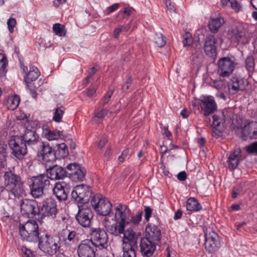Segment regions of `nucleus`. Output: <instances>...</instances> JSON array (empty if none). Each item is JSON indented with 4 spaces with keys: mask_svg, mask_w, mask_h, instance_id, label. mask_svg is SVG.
<instances>
[{
    "mask_svg": "<svg viewBox=\"0 0 257 257\" xmlns=\"http://www.w3.org/2000/svg\"><path fill=\"white\" fill-rule=\"evenodd\" d=\"M37 127V123L36 121L28 122L25 133L20 139L29 148L37 152L43 163L47 164L53 162L56 160L55 153L48 143L41 141L36 133Z\"/></svg>",
    "mask_w": 257,
    "mask_h": 257,
    "instance_id": "nucleus-1",
    "label": "nucleus"
},
{
    "mask_svg": "<svg viewBox=\"0 0 257 257\" xmlns=\"http://www.w3.org/2000/svg\"><path fill=\"white\" fill-rule=\"evenodd\" d=\"M121 210H116V211L115 213V216L120 215V220L115 222L110 225H107L106 228L108 231L115 235L123 233L122 241L124 257H136L135 248L137 247L138 236L132 229H128L124 231L126 215Z\"/></svg>",
    "mask_w": 257,
    "mask_h": 257,
    "instance_id": "nucleus-2",
    "label": "nucleus"
},
{
    "mask_svg": "<svg viewBox=\"0 0 257 257\" xmlns=\"http://www.w3.org/2000/svg\"><path fill=\"white\" fill-rule=\"evenodd\" d=\"M31 194L35 198L42 196L45 190H47L50 185L48 177L44 174L34 176L28 180Z\"/></svg>",
    "mask_w": 257,
    "mask_h": 257,
    "instance_id": "nucleus-3",
    "label": "nucleus"
},
{
    "mask_svg": "<svg viewBox=\"0 0 257 257\" xmlns=\"http://www.w3.org/2000/svg\"><path fill=\"white\" fill-rule=\"evenodd\" d=\"M6 187L11 190V194L15 197H20L25 192L23 183L21 177L12 171L6 172L4 175Z\"/></svg>",
    "mask_w": 257,
    "mask_h": 257,
    "instance_id": "nucleus-4",
    "label": "nucleus"
},
{
    "mask_svg": "<svg viewBox=\"0 0 257 257\" xmlns=\"http://www.w3.org/2000/svg\"><path fill=\"white\" fill-rule=\"evenodd\" d=\"M19 232L23 238L28 241L36 242L40 238L37 223L29 220L24 224H20Z\"/></svg>",
    "mask_w": 257,
    "mask_h": 257,
    "instance_id": "nucleus-5",
    "label": "nucleus"
},
{
    "mask_svg": "<svg viewBox=\"0 0 257 257\" xmlns=\"http://www.w3.org/2000/svg\"><path fill=\"white\" fill-rule=\"evenodd\" d=\"M38 247L43 252L49 255L56 254L60 248L61 245L57 237H53L46 234L39 239Z\"/></svg>",
    "mask_w": 257,
    "mask_h": 257,
    "instance_id": "nucleus-6",
    "label": "nucleus"
},
{
    "mask_svg": "<svg viewBox=\"0 0 257 257\" xmlns=\"http://www.w3.org/2000/svg\"><path fill=\"white\" fill-rule=\"evenodd\" d=\"M92 190L88 185L81 184L76 186L71 193V196L77 203L78 207L80 209L83 205L89 202L91 197Z\"/></svg>",
    "mask_w": 257,
    "mask_h": 257,
    "instance_id": "nucleus-7",
    "label": "nucleus"
},
{
    "mask_svg": "<svg viewBox=\"0 0 257 257\" xmlns=\"http://www.w3.org/2000/svg\"><path fill=\"white\" fill-rule=\"evenodd\" d=\"M203 231L205 236V248L208 253L216 252L220 247L219 237L214 231L203 226Z\"/></svg>",
    "mask_w": 257,
    "mask_h": 257,
    "instance_id": "nucleus-8",
    "label": "nucleus"
},
{
    "mask_svg": "<svg viewBox=\"0 0 257 257\" xmlns=\"http://www.w3.org/2000/svg\"><path fill=\"white\" fill-rule=\"evenodd\" d=\"M90 233L91 239L89 240L92 241L95 247L100 249L107 247L108 236L104 229L92 227L90 228Z\"/></svg>",
    "mask_w": 257,
    "mask_h": 257,
    "instance_id": "nucleus-9",
    "label": "nucleus"
},
{
    "mask_svg": "<svg viewBox=\"0 0 257 257\" xmlns=\"http://www.w3.org/2000/svg\"><path fill=\"white\" fill-rule=\"evenodd\" d=\"M218 64V73L220 77H228L233 72L236 64L228 57L219 59Z\"/></svg>",
    "mask_w": 257,
    "mask_h": 257,
    "instance_id": "nucleus-10",
    "label": "nucleus"
},
{
    "mask_svg": "<svg viewBox=\"0 0 257 257\" xmlns=\"http://www.w3.org/2000/svg\"><path fill=\"white\" fill-rule=\"evenodd\" d=\"M248 84L246 79L232 77L227 84L228 91L230 94H235L239 91H243Z\"/></svg>",
    "mask_w": 257,
    "mask_h": 257,
    "instance_id": "nucleus-11",
    "label": "nucleus"
},
{
    "mask_svg": "<svg viewBox=\"0 0 257 257\" xmlns=\"http://www.w3.org/2000/svg\"><path fill=\"white\" fill-rule=\"evenodd\" d=\"M9 145L13 151V155L19 159H23L27 153L28 147L21 139L11 140Z\"/></svg>",
    "mask_w": 257,
    "mask_h": 257,
    "instance_id": "nucleus-12",
    "label": "nucleus"
},
{
    "mask_svg": "<svg viewBox=\"0 0 257 257\" xmlns=\"http://www.w3.org/2000/svg\"><path fill=\"white\" fill-rule=\"evenodd\" d=\"M200 105L203 114L207 116L217 109V104L212 96H205L201 100Z\"/></svg>",
    "mask_w": 257,
    "mask_h": 257,
    "instance_id": "nucleus-13",
    "label": "nucleus"
},
{
    "mask_svg": "<svg viewBox=\"0 0 257 257\" xmlns=\"http://www.w3.org/2000/svg\"><path fill=\"white\" fill-rule=\"evenodd\" d=\"M94 244L89 240H83L78 246L77 253L79 257H89L95 253Z\"/></svg>",
    "mask_w": 257,
    "mask_h": 257,
    "instance_id": "nucleus-14",
    "label": "nucleus"
},
{
    "mask_svg": "<svg viewBox=\"0 0 257 257\" xmlns=\"http://www.w3.org/2000/svg\"><path fill=\"white\" fill-rule=\"evenodd\" d=\"M70 186L65 181L56 183L53 189V193L59 200H65L69 192Z\"/></svg>",
    "mask_w": 257,
    "mask_h": 257,
    "instance_id": "nucleus-15",
    "label": "nucleus"
},
{
    "mask_svg": "<svg viewBox=\"0 0 257 257\" xmlns=\"http://www.w3.org/2000/svg\"><path fill=\"white\" fill-rule=\"evenodd\" d=\"M21 69L23 72L26 73V75L24 76V82L27 84L28 87L31 86V82L36 80L40 75L38 68L33 66H30L29 71L28 73H27L28 68L24 65H21Z\"/></svg>",
    "mask_w": 257,
    "mask_h": 257,
    "instance_id": "nucleus-16",
    "label": "nucleus"
},
{
    "mask_svg": "<svg viewBox=\"0 0 257 257\" xmlns=\"http://www.w3.org/2000/svg\"><path fill=\"white\" fill-rule=\"evenodd\" d=\"M90 203L93 209H111L112 207L109 200L100 194L94 195L90 200Z\"/></svg>",
    "mask_w": 257,
    "mask_h": 257,
    "instance_id": "nucleus-17",
    "label": "nucleus"
},
{
    "mask_svg": "<svg viewBox=\"0 0 257 257\" xmlns=\"http://www.w3.org/2000/svg\"><path fill=\"white\" fill-rule=\"evenodd\" d=\"M93 216V214L91 210H78L76 215V219L82 226L88 227L90 225Z\"/></svg>",
    "mask_w": 257,
    "mask_h": 257,
    "instance_id": "nucleus-18",
    "label": "nucleus"
},
{
    "mask_svg": "<svg viewBox=\"0 0 257 257\" xmlns=\"http://www.w3.org/2000/svg\"><path fill=\"white\" fill-rule=\"evenodd\" d=\"M47 173L48 179L51 180H60L63 179L66 174L65 169L61 166L58 165H54L50 167L47 169Z\"/></svg>",
    "mask_w": 257,
    "mask_h": 257,
    "instance_id": "nucleus-19",
    "label": "nucleus"
},
{
    "mask_svg": "<svg viewBox=\"0 0 257 257\" xmlns=\"http://www.w3.org/2000/svg\"><path fill=\"white\" fill-rule=\"evenodd\" d=\"M227 37L232 43L241 42L244 44L248 42V40L245 37V33L237 28L229 30Z\"/></svg>",
    "mask_w": 257,
    "mask_h": 257,
    "instance_id": "nucleus-20",
    "label": "nucleus"
},
{
    "mask_svg": "<svg viewBox=\"0 0 257 257\" xmlns=\"http://www.w3.org/2000/svg\"><path fill=\"white\" fill-rule=\"evenodd\" d=\"M140 248L142 253L144 255L150 256L153 254L156 249V245L151 239L144 237L141 240Z\"/></svg>",
    "mask_w": 257,
    "mask_h": 257,
    "instance_id": "nucleus-21",
    "label": "nucleus"
},
{
    "mask_svg": "<svg viewBox=\"0 0 257 257\" xmlns=\"http://www.w3.org/2000/svg\"><path fill=\"white\" fill-rule=\"evenodd\" d=\"M216 42L217 41L214 36L209 35L206 37L204 45V49L207 55L212 57L216 54L215 44Z\"/></svg>",
    "mask_w": 257,
    "mask_h": 257,
    "instance_id": "nucleus-22",
    "label": "nucleus"
},
{
    "mask_svg": "<svg viewBox=\"0 0 257 257\" xmlns=\"http://www.w3.org/2000/svg\"><path fill=\"white\" fill-rule=\"evenodd\" d=\"M242 136L243 139H257V123L254 122H249L245 125L242 129Z\"/></svg>",
    "mask_w": 257,
    "mask_h": 257,
    "instance_id": "nucleus-23",
    "label": "nucleus"
},
{
    "mask_svg": "<svg viewBox=\"0 0 257 257\" xmlns=\"http://www.w3.org/2000/svg\"><path fill=\"white\" fill-rule=\"evenodd\" d=\"M146 233L147 237L152 241H159L161 239V230L156 225L148 224L146 227Z\"/></svg>",
    "mask_w": 257,
    "mask_h": 257,
    "instance_id": "nucleus-24",
    "label": "nucleus"
},
{
    "mask_svg": "<svg viewBox=\"0 0 257 257\" xmlns=\"http://www.w3.org/2000/svg\"><path fill=\"white\" fill-rule=\"evenodd\" d=\"M42 130V135L44 138L50 141L57 140L63 136L62 131L58 130L51 131L48 128L47 125H44Z\"/></svg>",
    "mask_w": 257,
    "mask_h": 257,
    "instance_id": "nucleus-25",
    "label": "nucleus"
},
{
    "mask_svg": "<svg viewBox=\"0 0 257 257\" xmlns=\"http://www.w3.org/2000/svg\"><path fill=\"white\" fill-rule=\"evenodd\" d=\"M203 60V55L200 45H197L195 52L192 53L191 57V64L194 66L199 67Z\"/></svg>",
    "mask_w": 257,
    "mask_h": 257,
    "instance_id": "nucleus-26",
    "label": "nucleus"
},
{
    "mask_svg": "<svg viewBox=\"0 0 257 257\" xmlns=\"http://www.w3.org/2000/svg\"><path fill=\"white\" fill-rule=\"evenodd\" d=\"M241 150L239 148L235 149L228 157V163L229 168L232 169H235L239 162Z\"/></svg>",
    "mask_w": 257,
    "mask_h": 257,
    "instance_id": "nucleus-27",
    "label": "nucleus"
},
{
    "mask_svg": "<svg viewBox=\"0 0 257 257\" xmlns=\"http://www.w3.org/2000/svg\"><path fill=\"white\" fill-rule=\"evenodd\" d=\"M224 20L222 17L211 18L209 21L208 27L211 33L216 34L224 24Z\"/></svg>",
    "mask_w": 257,
    "mask_h": 257,
    "instance_id": "nucleus-28",
    "label": "nucleus"
},
{
    "mask_svg": "<svg viewBox=\"0 0 257 257\" xmlns=\"http://www.w3.org/2000/svg\"><path fill=\"white\" fill-rule=\"evenodd\" d=\"M224 117L223 111L218 112L214 114L213 116L212 127L217 129V127H219L221 123H223L225 121Z\"/></svg>",
    "mask_w": 257,
    "mask_h": 257,
    "instance_id": "nucleus-29",
    "label": "nucleus"
},
{
    "mask_svg": "<svg viewBox=\"0 0 257 257\" xmlns=\"http://www.w3.org/2000/svg\"><path fill=\"white\" fill-rule=\"evenodd\" d=\"M85 173L81 169V167L77 168V170L70 173V179L74 182L82 181L85 178Z\"/></svg>",
    "mask_w": 257,
    "mask_h": 257,
    "instance_id": "nucleus-30",
    "label": "nucleus"
},
{
    "mask_svg": "<svg viewBox=\"0 0 257 257\" xmlns=\"http://www.w3.org/2000/svg\"><path fill=\"white\" fill-rule=\"evenodd\" d=\"M61 237H63V239L66 243L68 242L73 241L76 236V232L75 231H71L67 228L63 229L60 233Z\"/></svg>",
    "mask_w": 257,
    "mask_h": 257,
    "instance_id": "nucleus-31",
    "label": "nucleus"
},
{
    "mask_svg": "<svg viewBox=\"0 0 257 257\" xmlns=\"http://www.w3.org/2000/svg\"><path fill=\"white\" fill-rule=\"evenodd\" d=\"M20 102V98L19 95H15L9 97L7 101V107L9 109L14 110L16 109Z\"/></svg>",
    "mask_w": 257,
    "mask_h": 257,
    "instance_id": "nucleus-32",
    "label": "nucleus"
},
{
    "mask_svg": "<svg viewBox=\"0 0 257 257\" xmlns=\"http://www.w3.org/2000/svg\"><path fill=\"white\" fill-rule=\"evenodd\" d=\"M29 212L26 213L28 217L34 218L38 221H41L45 216L43 211L44 210H28Z\"/></svg>",
    "mask_w": 257,
    "mask_h": 257,
    "instance_id": "nucleus-33",
    "label": "nucleus"
},
{
    "mask_svg": "<svg viewBox=\"0 0 257 257\" xmlns=\"http://www.w3.org/2000/svg\"><path fill=\"white\" fill-rule=\"evenodd\" d=\"M245 68L248 73H252L254 70L255 60L251 54L247 56L245 60Z\"/></svg>",
    "mask_w": 257,
    "mask_h": 257,
    "instance_id": "nucleus-34",
    "label": "nucleus"
},
{
    "mask_svg": "<svg viewBox=\"0 0 257 257\" xmlns=\"http://www.w3.org/2000/svg\"><path fill=\"white\" fill-rule=\"evenodd\" d=\"M38 204L35 200L23 199L21 203V209H36Z\"/></svg>",
    "mask_w": 257,
    "mask_h": 257,
    "instance_id": "nucleus-35",
    "label": "nucleus"
},
{
    "mask_svg": "<svg viewBox=\"0 0 257 257\" xmlns=\"http://www.w3.org/2000/svg\"><path fill=\"white\" fill-rule=\"evenodd\" d=\"M8 61L7 57L3 54L0 53V77L5 76L7 70Z\"/></svg>",
    "mask_w": 257,
    "mask_h": 257,
    "instance_id": "nucleus-36",
    "label": "nucleus"
},
{
    "mask_svg": "<svg viewBox=\"0 0 257 257\" xmlns=\"http://www.w3.org/2000/svg\"><path fill=\"white\" fill-rule=\"evenodd\" d=\"M201 204L193 197L189 198L186 202V209H201Z\"/></svg>",
    "mask_w": 257,
    "mask_h": 257,
    "instance_id": "nucleus-37",
    "label": "nucleus"
},
{
    "mask_svg": "<svg viewBox=\"0 0 257 257\" xmlns=\"http://www.w3.org/2000/svg\"><path fill=\"white\" fill-rule=\"evenodd\" d=\"M65 108L63 106L55 109L53 119L56 122H60L64 114Z\"/></svg>",
    "mask_w": 257,
    "mask_h": 257,
    "instance_id": "nucleus-38",
    "label": "nucleus"
},
{
    "mask_svg": "<svg viewBox=\"0 0 257 257\" xmlns=\"http://www.w3.org/2000/svg\"><path fill=\"white\" fill-rule=\"evenodd\" d=\"M154 41L156 45L159 47H162L166 44L165 38L161 33L156 34L154 38Z\"/></svg>",
    "mask_w": 257,
    "mask_h": 257,
    "instance_id": "nucleus-39",
    "label": "nucleus"
},
{
    "mask_svg": "<svg viewBox=\"0 0 257 257\" xmlns=\"http://www.w3.org/2000/svg\"><path fill=\"white\" fill-rule=\"evenodd\" d=\"M57 152L61 157H66L68 154V150L66 145L64 143L59 144Z\"/></svg>",
    "mask_w": 257,
    "mask_h": 257,
    "instance_id": "nucleus-40",
    "label": "nucleus"
},
{
    "mask_svg": "<svg viewBox=\"0 0 257 257\" xmlns=\"http://www.w3.org/2000/svg\"><path fill=\"white\" fill-rule=\"evenodd\" d=\"M56 209V204L55 200L51 198H47L43 204L42 209Z\"/></svg>",
    "mask_w": 257,
    "mask_h": 257,
    "instance_id": "nucleus-41",
    "label": "nucleus"
},
{
    "mask_svg": "<svg viewBox=\"0 0 257 257\" xmlns=\"http://www.w3.org/2000/svg\"><path fill=\"white\" fill-rule=\"evenodd\" d=\"M245 149L249 154L257 155V141L246 146Z\"/></svg>",
    "mask_w": 257,
    "mask_h": 257,
    "instance_id": "nucleus-42",
    "label": "nucleus"
},
{
    "mask_svg": "<svg viewBox=\"0 0 257 257\" xmlns=\"http://www.w3.org/2000/svg\"><path fill=\"white\" fill-rule=\"evenodd\" d=\"M11 195H12L11 194V190H8L6 186L5 187V188H1V190L0 191V198L7 200L11 198Z\"/></svg>",
    "mask_w": 257,
    "mask_h": 257,
    "instance_id": "nucleus-43",
    "label": "nucleus"
},
{
    "mask_svg": "<svg viewBox=\"0 0 257 257\" xmlns=\"http://www.w3.org/2000/svg\"><path fill=\"white\" fill-rule=\"evenodd\" d=\"M113 93V90L112 89H109L107 92L106 94L105 95V96L103 97V98L102 99L100 102L102 106L105 105L109 102L110 98L111 95H112Z\"/></svg>",
    "mask_w": 257,
    "mask_h": 257,
    "instance_id": "nucleus-44",
    "label": "nucleus"
},
{
    "mask_svg": "<svg viewBox=\"0 0 257 257\" xmlns=\"http://www.w3.org/2000/svg\"><path fill=\"white\" fill-rule=\"evenodd\" d=\"M21 251L23 253V257H35V255L33 252L25 246L21 247Z\"/></svg>",
    "mask_w": 257,
    "mask_h": 257,
    "instance_id": "nucleus-45",
    "label": "nucleus"
},
{
    "mask_svg": "<svg viewBox=\"0 0 257 257\" xmlns=\"http://www.w3.org/2000/svg\"><path fill=\"white\" fill-rule=\"evenodd\" d=\"M53 30L55 34L59 36H62V35H64L63 33V29L62 25L60 24L57 23L54 24L53 27Z\"/></svg>",
    "mask_w": 257,
    "mask_h": 257,
    "instance_id": "nucleus-46",
    "label": "nucleus"
},
{
    "mask_svg": "<svg viewBox=\"0 0 257 257\" xmlns=\"http://www.w3.org/2000/svg\"><path fill=\"white\" fill-rule=\"evenodd\" d=\"M183 44L184 47L190 46L192 43V39L189 33H186L183 36Z\"/></svg>",
    "mask_w": 257,
    "mask_h": 257,
    "instance_id": "nucleus-47",
    "label": "nucleus"
},
{
    "mask_svg": "<svg viewBox=\"0 0 257 257\" xmlns=\"http://www.w3.org/2000/svg\"><path fill=\"white\" fill-rule=\"evenodd\" d=\"M108 112V110L106 109H102L99 111L96 112L94 116L93 117V119L94 120H95L96 118L98 119H102L103 118L105 115H107Z\"/></svg>",
    "mask_w": 257,
    "mask_h": 257,
    "instance_id": "nucleus-48",
    "label": "nucleus"
},
{
    "mask_svg": "<svg viewBox=\"0 0 257 257\" xmlns=\"http://www.w3.org/2000/svg\"><path fill=\"white\" fill-rule=\"evenodd\" d=\"M17 24L16 20L14 18H10L7 22L9 30L11 33H13L14 27Z\"/></svg>",
    "mask_w": 257,
    "mask_h": 257,
    "instance_id": "nucleus-49",
    "label": "nucleus"
},
{
    "mask_svg": "<svg viewBox=\"0 0 257 257\" xmlns=\"http://www.w3.org/2000/svg\"><path fill=\"white\" fill-rule=\"evenodd\" d=\"M97 214L105 216L104 220H106L107 216H110L111 210H95Z\"/></svg>",
    "mask_w": 257,
    "mask_h": 257,
    "instance_id": "nucleus-50",
    "label": "nucleus"
},
{
    "mask_svg": "<svg viewBox=\"0 0 257 257\" xmlns=\"http://www.w3.org/2000/svg\"><path fill=\"white\" fill-rule=\"evenodd\" d=\"M231 4V8L236 12L240 11L241 9V6L238 3L236 0H231L229 1Z\"/></svg>",
    "mask_w": 257,
    "mask_h": 257,
    "instance_id": "nucleus-51",
    "label": "nucleus"
},
{
    "mask_svg": "<svg viewBox=\"0 0 257 257\" xmlns=\"http://www.w3.org/2000/svg\"><path fill=\"white\" fill-rule=\"evenodd\" d=\"M223 85H224L223 82L221 80H214L212 83V86L217 89H220L222 88Z\"/></svg>",
    "mask_w": 257,
    "mask_h": 257,
    "instance_id": "nucleus-52",
    "label": "nucleus"
},
{
    "mask_svg": "<svg viewBox=\"0 0 257 257\" xmlns=\"http://www.w3.org/2000/svg\"><path fill=\"white\" fill-rule=\"evenodd\" d=\"M165 4L168 10L171 11H175V4L172 0H165Z\"/></svg>",
    "mask_w": 257,
    "mask_h": 257,
    "instance_id": "nucleus-53",
    "label": "nucleus"
},
{
    "mask_svg": "<svg viewBox=\"0 0 257 257\" xmlns=\"http://www.w3.org/2000/svg\"><path fill=\"white\" fill-rule=\"evenodd\" d=\"M80 167V166L78 164L76 163H74L68 164L66 168L68 170L71 171L72 172L77 170V168H79Z\"/></svg>",
    "mask_w": 257,
    "mask_h": 257,
    "instance_id": "nucleus-54",
    "label": "nucleus"
},
{
    "mask_svg": "<svg viewBox=\"0 0 257 257\" xmlns=\"http://www.w3.org/2000/svg\"><path fill=\"white\" fill-rule=\"evenodd\" d=\"M142 213H143V211H142L140 213H138L136 215L133 216L132 218V221L135 224L139 223L140 222V221L141 220L142 216Z\"/></svg>",
    "mask_w": 257,
    "mask_h": 257,
    "instance_id": "nucleus-55",
    "label": "nucleus"
},
{
    "mask_svg": "<svg viewBox=\"0 0 257 257\" xmlns=\"http://www.w3.org/2000/svg\"><path fill=\"white\" fill-rule=\"evenodd\" d=\"M129 153L128 149H125L124 150L120 156L118 157V161L120 163L123 162L124 159L127 156Z\"/></svg>",
    "mask_w": 257,
    "mask_h": 257,
    "instance_id": "nucleus-56",
    "label": "nucleus"
},
{
    "mask_svg": "<svg viewBox=\"0 0 257 257\" xmlns=\"http://www.w3.org/2000/svg\"><path fill=\"white\" fill-rule=\"evenodd\" d=\"M97 69L94 67H92L88 71V74L86 78L87 83H89L88 80L96 72Z\"/></svg>",
    "mask_w": 257,
    "mask_h": 257,
    "instance_id": "nucleus-57",
    "label": "nucleus"
},
{
    "mask_svg": "<svg viewBox=\"0 0 257 257\" xmlns=\"http://www.w3.org/2000/svg\"><path fill=\"white\" fill-rule=\"evenodd\" d=\"M187 175L185 171H182L177 175V179L180 181H184L186 179Z\"/></svg>",
    "mask_w": 257,
    "mask_h": 257,
    "instance_id": "nucleus-58",
    "label": "nucleus"
},
{
    "mask_svg": "<svg viewBox=\"0 0 257 257\" xmlns=\"http://www.w3.org/2000/svg\"><path fill=\"white\" fill-rule=\"evenodd\" d=\"M121 31H123L122 27L121 26H119L118 27L115 28L114 30L113 36L114 38H118L120 33Z\"/></svg>",
    "mask_w": 257,
    "mask_h": 257,
    "instance_id": "nucleus-59",
    "label": "nucleus"
},
{
    "mask_svg": "<svg viewBox=\"0 0 257 257\" xmlns=\"http://www.w3.org/2000/svg\"><path fill=\"white\" fill-rule=\"evenodd\" d=\"M190 114V111L186 108L183 109L180 112V115L183 118H187Z\"/></svg>",
    "mask_w": 257,
    "mask_h": 257,
    "instance_id": "nucleus-60",
    "label": "nucleus"
},
{
    "mask_svg": "<svg viewBox=\"0 0 257 257\" xmlns=\"http://www.w3.org/2000/svg\"><path fill=\"white\" fill-rule=\"evenodd\" d=\"M241 189L239 187L234 188L232 192V197L233 198H236L238 194H240Z\"/></svg>",
    "mask_w": 257,
    "mask_h": 257,
    "instance_id": "nucleus-61",
    "label": "nucleus"
},
{
    "mask_svg": "<svg viewBox=\"0 0 257 257\" xmlns=\"http://www.w3.org/2000/svg\"><path fill=\"white\" fill-rule=\"evenodd\" d=\"M107 142V139L105 137L102 138V139L99 141L98 145V147L99 149L103 148L105 144Z\"/></svg>",
    "mask_w": 257,
    "mask_h": 257,
    "instance_id": "nucleus-62",
    "label": "nucleus"
},
{
    "mask_svg": "<svg viewBox=\"0 0 257 257\" xmlns=\"http://www.w3.org/2000/svg\"><path fill=\"white\" fill-rule=\"evenodd\" d=\"M119 5L118 4H115L108 8V12L110 13L115 11L118 8Z\"/></svg>",
    "mask_w": 257,
    "mask_h": 257,
    "instance_id": "nucleus-63",
    "label": "nucleus"
},
{
    "mask_svg": "<svg viewBox=\"0 0 257 257\" xmlns=\"http://www.w3.org/2000/svg\"><path fill=\"white\" fill-rule=\"evenodd\" d=\"M96 92V89L94 88H89L87 91V95L89 97L92 96Z\"/></svg>",
    "mask_w": 257,
    "mask_h": 257,
    "instance_id": "nucleus-64",
    "label": "nucleus"
}]
</instances>
